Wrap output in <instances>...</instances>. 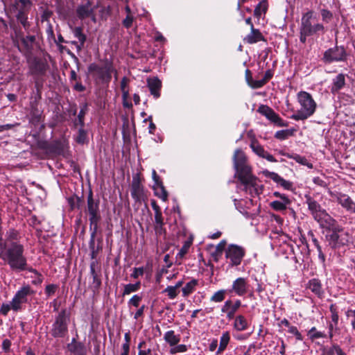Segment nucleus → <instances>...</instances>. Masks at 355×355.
Returning a JSON list of instances; mask_svg holds the SVG:
<instances>
[{"label": "nucleus", "instance_id": "1", "mask_svg": "<svg viewBox=\"0 0 355 355\" xmlns=\"http://www.w3.org/2000/svg\"><path fill=\"white\" fill-rule=\"evenodd\" d=\"M19 231L10 228L0 243V259L6 263L13 271L26 270L27 259L24 255V246L19 241Z\"/></svg>", "mask_w": 355, "mask_h": 355}, {"label": "nucleus", "instance_id": "2", "mask_svg": "<svg viewBox=\"0 0 355 355\" xmlns=\"http://www.w3.org/2000/svg\"><path fill=\"white\" fill-rule=\"evenodd\" d=\"M236 176L243 186V190L252 197L259 196L262 187L258 184V178L252 173V168L247 162V157L241 149H236L233 156Z\"/></svg>", "mask_w": 355, "mask_h": 355}, {"label": "nucleus", "instance_id": "3", "mask_svg": "<svg viewBox=\"0 0 355 355\" xmlns=\"http://www.w3.org/2000/svg\"><path fill=\"white\" fill-rule=\"evenodd\" d=\"M325 32L324 25L318 21L313 11L309 10L303 14L300 26V41L302 43H306L308 37L324 34Z\"/></svg>", "mask_w": 355, "mask_h": 355}, {"label": "nucleus", "instance_id": "4", "mask_svg": "<svg viewBox=\"0 0 355 355\" xmlns=\"http://www.w3.org/2000/svg\"><path fill=\"white\" fill-rule=\"evenodd\" d=\"M297 101L300 108L291 116V119L295 121H304L315 113L317 104L309 93L305 91L299 92L297 94Z\"/></svg>", "mask_w": 355, "mask_h": 355}, {"label": "nucleus", "instance_id": "5", "mask_svg": "<svg viewBox=\"0 0 355 355\" xmlns=\"http://www.w3.org/2000/svg\"><path fill=\"white\" fill-rule=\"evenodd\" d=\"M70 315L66 309H62L57 315L52 324L50 334L54 338H65L69 333V324Z\"/></svg>", "mask_w": 355, "mask_h": 355}, {"label": "nucleus", "instance_id": "6", "mask_svg": "<svg viewBox=\"0 0 355 355\" xmlns=\"http://www.w3.org/2000/svg\"><path fill=\"white\" fill-rule=\"evenodd\" d=\"M15 42L19 51L27 59L33 56L34 51L39 46L35 35H24L21 32L16 35Z\"/></svg>", "mask_w": 355, "mask_h": 355}, {"label": "nucleus", "instance_id": "7", "mask_svg": "<svg viewBox=\"0 0 355 355\" xmlns=\"http://www.w3.org/2000/svg\"><path fill=\"white\" fill-rule=\"evenodd\" d=\"M85 211L89 216V226H98V223L101 220L100 200L94 198L92 190H89L87 195V206Z\"/></svg>", "mask_w": 355, "mask_h": 355}, {"label": "nucleus", "instance_id": "8", "mask_svg": "<svg viewBox=\"0 0 355 355\" xmlns=\"http://www.w3.org/2000/svg\"><path fill=\"white\" fill-rule=\"evenodd\" d=\"M116 71L111 62H107L104 66L92 63L88 67V72L92 73L96 79L102 83H108L112 78V73Z\"/></svg>", "mask_w": 355, "mask_h": 355}, {"label": "nucleus", "instance_id": "9", "mask_svg": "<svg viewBox=\"0 0 355 355\" xmlns=\"http://www.w3.org/2000/svg\"><path fill=\"white\" fill-rule=\"evenodd\" d=\"M35 295L34 291L30 285H24L19 290L17 291L14 295L12 301V309L15 311H18L21 309V304L28 302V297Z\"/></svg>", "mask_w": 355, "mask_h": 355}, {"label": "nucleus", "instance_id": "10", "mask_svg": "<svg viewBox=\"0 0 355 355\" xmlns=\"http://www.w3.org/2000/svg\"><path fill=\"white\" fill-rule=\"evenodd\" d=\"M325 238L329 245L332 249L345 245L349 242V234L344 231L343 227H339L338 230H335V232L327 234Z\"/></svg>", "mask_w": 355, "mask_h": 355}, {"label": "nucleus", "instance_id": "11", "mask_svg": "<svg viewBox=\"0 0 355 355\" xmlns=\"http://www.w3.org/2000/svg\"><path fill=\"white\" fill-rule=\"evenodd\" d=\"M347 59V52L343 46H335L324 52L322 61L324 63L344 62Z\"/></svg>", "mask_w": 355, "mask_h": 355}, {"label": "nucleus", "instance_id": "12", "mask_svg": "<svg viewBox=\"0 0 355 355\" xmlns=\"http://www.w3.org/2000/svg\"><path fill=\"white\" fill-rule=\"evenodd\" d=\"M245 254L244 248L233 244L230 245L225 250V257L229 260V264L231 267L240 265Z\"/></svg>", "mask_w": 355, "mask_h": 355}, {"label": "nucleus", "instance_id": "13", "mask_svg": "<svg viewBox=\"0 0 355 355\" xmlns=\"http://www.w3.org/2000/svg\"><path fill=\"white\" fill-rule=\"evenodd\" d=\"M257 112L264 116L271 123L278 127H287L288 122L283 120L271 107L266 105H261Z\"/></svg>", "mask_w": 355, "mask_h": 355}, {"label": "nucleus", "instance_id": "14", "mask_svg": "<svg viewBox=\"0 0 355 355\" xmlns=\"http://www.w3.org/2000/svg\"><path fill=\"white\" fill-rule=\"evenodd\" d=\"M131 196L132 198L137 202L144 201L146 198L144 187L141 183V180L137 174L133 176L131 184Z\"/></svg>", "mask_w": 355, "mask_h": 355}, {"label": "nucleus", "instance_id": "15", "mask_svg": "<svg viewBox=\"0 0 355 355\" xmlns=\"http://www.w3.org/2000/svg\"><path fill=\"white\" fill-rule=\"evenodd\" d=\"M305 202L308 206V209L311 212L315 220H320L327 211L322 209L321 205L310 195L304 196Z\"/></svg>", "mask_w": 355, "mask_h": 355}, {"label": "nucleus", "instance_id": "16", "mask_svg": "<svg viewBox=\"0 0 355 355\" xmlns=\"http://www.w3.org/2000/svg\"><path fill=\"white\" fill-rule=\"evenodd\" d=\"M76 12L78 19L81 20L92 17V19L95 21L94 14V7L90 0H83L81 3L77 6Z\"/></svg>", "mask_w": 355, "mask_h": 355}, {"label": "nucleus", "instance_id": "17", "mask_svg": "<svg viewBox=\"0 0 355 355\" xmlns=\"http://www.w3.org/2000/svg\"><path fill=\"white\" fill-rule=\"evenodd\" d=\"M43 110L38 105L37 100L30 103L29 122L35 126L38 125L43 121Z\"/></svg>", "mask_w": 355, "mask_h": 355}, {"label": "nucleus", "instance_id": "18", "mask_svg": "<svg viewBox=\"0 0 355 355\" xmlns=\"http://www.w3.org/2000/svg\"><path fill=\"white\" fill-rule=\"evenodd\" d=\"M334 196L338 204L345 209L347 211L355 214V202L348 195L338 193Z\"/></svg>", "mask_w": 355, "mask_h": 355}, {"label": "nucleus", "instance_id": "19", "mask_svg": "<svg viewBox=\"0 0 355 355\" xmlns=\"http://www.w3.org/2000/svg\"><path fill=\"white\" fill-rule=\"evenodd\" d=\"M250 146L252 151L259 157L264 158L270 162H277L273 155L264 150L263 147L258 142L257 140H252Z\"/></svg>", "mask_w": 355, "mask_h": 355}, {"label": "nucleus", "instance_id": "20", "mask_svg": "<svg viewBox=\"0 0 355 355\" xmlns=\"http://www.w3.org/2000/svg\"><path fill=\"white\" fill-rule=\"evenodd\" d=\"M49 68V65L46 62L41 60L35 58L31 64L30 69L31 73L37 76H43L46 73Z\"/></svg>", "mask_w": 355, "mask_h": 355}, {"label": "nucleus", "instance_id": "21", "mask_svg": "<svg viewBox=\"0 0 355 355\" xmlns=\"http://www.w3.org/2000/svg\"><path fill=\"white\" fill-rule=\"evenodd\" d=\"M316 221L319 223L322 227L329 230L331 232H335V230H338L339 227H342L327 212L321 216V219L320 220Z\"/></svg>", "mask_w": 355, "mask_h": 355}, {"label": "nucleus", "instance_id": "22", "mask_svg": "<svg viewBox=\"0 0 355 355\" xmlns=\"http://www.w3.org/2000/svg\"><path fill=\"white\" fill-rule=\"evenodd\" d=\"M248 288V284L246 279L239 277L233 282L230 291L234 292L239 296H243L247 293Z\"/></svg>", "mask_w": 355, "mask_h": 355}, {"label": "nucleus", "instance_id": "23", "mask_svg": "<svg viewBox=\"0 0 355 355\" xmlns=\"http://www.w3.org/2000/svg\"><path fill=\"white\" fill-rule=\"evenodd\" d=\"M164 339L171 347L169 350L170 354H175L178 353V336L175 331L173 330L166 331L164 336Z\"/></svg>", "mask_w": 355, "mask_h": 355}, {"label": "nucleus", "instance_id": "24", "mask_svg": "<svg viewBox=\"0 0 355 355\" xmlns=\"http://www.w3.org/2000/svg\"><path fill=\"white\" fill-rule=\"evenodd\" d=\"M245 43L250 44L257 43L260 41H266L264 36L259 29L252 27L251 31L243 39Z\"/></svg>", "mask_w": 355, "mask_h": 355}, {"label": "nucleus", "instance_id": "25", "mask_svg": "<svg viewBox=\"0 0 355 355\" xmlns=\"http://www.w3.org/2000/svg\"><path fill=\"white\" fill-rule=\"evenodd\" d=\"M147 85L150 94L155 98H158L160 96L162 82L157 78H150L148 79Z\"/></svg>", "mask_w": 355, "mask_h": 355}, {"label": "nucleus", "instance_id": "26", "mask_svg": "<svg viewBox=\"0 0 355 355\" xmlns=\"http://www.w3.org/2000/svg\"><path fill=\"white\" fill-rule=\"evenodd\" d=\"M307 288L310 289L318 297H322L324 295V290L320 279L313 278L309 281Z\"/></svg>", "mask_w": 355, "mask_h": 355}, {"label": "nucleus", "instance_id": "27", "mask_svg": "<svg viewBox=\"0 0 355 355\" xmlns=\"http://www.w3.org/2000/svg\"><path fill=\"white\" fill-rule=\"evenodd\" d=\"M345 85V76L343 73H339L332 80L331 92L334 94H337Z\"/></svg>", "mask_w": 355, "mask_h": 355}, {"label": "nucleus", "instance_id": "28", "mask_svg": "<svg viewBox=\"0 0 355 355\" xmlns=\"http://www.w3.org/2000/svg\"><path fill=\"white\" fill-rule=\"evenodd\" d=\"M291 204V200L288 197H283L282 200H274L270 202V207L275 211H283Z\"/></svg>", "mask_w": 355, "mask_h": 355}, {"label": "nucleus", "instance_id": "29", "mask_svg": "<svg viewBox=\"0 0 355 355\" xmlns=\"http://www.w3.org/2000/svg\"><path fill=\"white\" fill-rule=\"evenodd\" d=\"M69 350L73 355H87V350L85 345L81 342H76L75 338L72 339L71 343L69 345Z\"/></svg>", "mask_w": 355, "mask_h": 355}, {"label": "nucleus", "instance_id": "30", "mask_svg": "<svg viewBox=\"0 0 355 355\" xmlns=\"http://www.w3.org/2000/svg\"><path fill=\"white\" fill-rule=\"evenodd\" d=\"M233 327L238 331H243L248 329L249 324L244 315H239L234 318Z\"/></svg>", "mask_w": 355, "mask_h": 355}, {"label": "nucleus", "instance_id": "31", "mask_svg": "<svg viewBox=\"0 0 355 355\" xmlns=\"http://www.w3.org/2000/svg\"><path fill=\"white\" fill-rule=\"evenodd\" d=\"M67 202L71 210L80 209L83 203V196H78V195L73 194L67 198Z\"/></svg>", "mask_w": 355, "mask_h": 355}, {"label": "nucleus", "instance_id": "32", "mask_svg": "<svg viewBox=\"0 0 355 355\" xmlns=\"http://www.w3.org/2000/svg\"><path fill=\"white\" fill-rule=\"evenodd\" d=\"M329 310H330V312L331 314V321L334 323V324H332V323L330 324L329 327V337L331 338L333 337L332 330L334 328V325L336 326L338 324L339 316H338V313L337 306L335 304H331V306L329 307Z\"/></svg>", "mask_w": 355, "mask_h": 355}, {"label": "nucleus", "instance_id": "33", "mask_svg": "<svg viewBox=\"0 0 355 355\" xmlns=\"http://www.w3.org/2000/svg\"><path fill=\"white\" fill-rule=\"evenodd\" d=\"M230 340V335L229 331H225L223 333L220 339L219 347L216 351V354L219 355L225 350Z\"/></svg>", "mask_w": 355, "mask_h": 355}, {"label": "nucleus", "instance_id": "34", "mask_svg": "<svg viewBox=\"0 0 355 355\" xmlns=\"http://www.w3.org/2000/svg\"><path fill=\"white\" fill-rule=\"evenodd\" d=\"M309 236H311V241H312L313 245L317 249V251L318 252V258H319V259L320 260L321 263L323 265H324L325 264L326 258H325V255L322 252V248H321V246L320 245V243H319L318 240L315 237L313 233L311 232H310L309 233Z\"/></svg>", "mask_w": 355, "mask_h": 355}, {"label": "nucleus", "instance_id": "35", "mask_svg": "<svg viewBox=\"0 0 355 355\" xmlns=\"http://www.w3.org/2000/svg\"><path fill=\"white\" fill-rule=\"evenodd\" d=\"M193 241V234H190L189 237L183 241V245L179 250V258L183 257L186 254L188 253L189 248H191Z\"/></svg>", "mask_w": 355, "mask_h": 355}, {"label": "nucleus", "instance_id": "36", "mask_svg": "<svg viewBox=\"0 0 355 355\" xmlns=\"http://www.w3.org/2000/svg\"><path fill=\"white\" fill-rule=\"evenodd\" d=\"M153 190L155 192V195L163 200H166L167 198V192L163 185V183L153 185Z\"/></svg>", "mask_w": 355, "mask_h": 355}, {"label": "nucleus", "instance_id": "37", "mask_svg": "<svg viewBox=\"0 0 355 355\" xmlns=\"http://www.w3.org/2000/svg\"><path fill=\"white\" fill-rule=\"evenodd\" d=\"M294 130L293 129H286L277 131L275 134V137L279 140H285L288 139L289 137L293 135Z\"/></svg>", "mask_w": 355, "mask_h": 355}, {"label": "nucleus", "instance_id": "38", "mask_svg": "<svg viewBox=\"0 0 355 355\" xmlns=\"http://www.w3.org/2000/svg\"><path fill=\"white\" fill-rule=\"evenodd\" d=\"M197 284L198 282L196 279H192L188 283H187L186 285L182 289L183 295L187 296L191 293H193Z\"/></svg>", "mask_w": 355, "mask_h": 355}, {"label": "nucleus", "instance_id": "39", "mask_svg": "<svg viewBox=\"0 0 355 355\" xmlns=\"http://www.w3.org/2000/svg\"><path fill=\"white\" fill-rule=\"evenodd\" d=\"M141 282H137L135 284H128L124 286V289L123 291V295H129L131 293L137 292L140 289Z\"/></svg>", "mask_w": 355, "mask_h": 355}, {"label": "nucleus", "instance_id": "40", "mask_svg": "<svg viewBox=\"0 0 355 355\" xmlns=\"http://www.w3.org/2000/svg\"><path fill=\"white\" fill-rule=\"evenodd\" d=\"M17 21L23 26L26 30L29 28L30 24L28 21L27 15L21 10H19L16 15Z\"/></svg>", "mask_w": 355, "mask_h": 355}, {"label": "nucleus", "instance_id": "41", "mask_svg": "<svg viewBox=\"0 0 355 355\" xmlns=\"http://www.w3.org/2000/svg\"><path fill=\"white\" fill-rule=\"evenodd\" d=\"M241 306V302L239 300H236L233 304L232 300H230V313L227 314V319L229 320L234 318V315L238 309Z\"/></svg>", "mask_w": 355, "mask_h": 355}, {"label": "nucleus", "instance_id": "42", "mask_svg": "<svg viewBox=\"0 0 355 355\" xmlns=\"http://www.w3.org/2000/svg\"><path fill=\"white\" fill-rule=\"evenodd\" d=\"M227 292V290L225 289H221L215 292L210 298L211 302H214L216 303L223 302L225 298Z\"/></svg>", "mask_w": 355, "mask_h": 355}, {"label": "nucleus", "instance_id": "43", "mask_svg": "<svg viewBox=\"0 0 355 355\" xmlns=\"http://www.w3.org/2000/svg\"><path fill=\"white\" fill-rule=\"evenodd\" d=\"M26 270H28L29 272H31L34 274V276H33L32 277L33 278V279L32 280V284L33 285H40L42 282H43V279H44V277L42 276V275L37 270L34 269V268H28L26 267Z\"/></svg>", "mask_w": 355, "mask_h": 355}, {"label": "nucleus", "instance_id": "44", "mask_svg": "<svg viewBox=\"0 0 355 355\" xmlns=\"http://www.w3.org/2000/svg\"><path fill=\"white\" fill-rule=\"evenodd\" d=\"M88 111V105L87 103H84L80 108L79 114L78 115V121L81 128H83L85 125L84 119L85 116Z\"/></svg>", "mask_w": 355, "mask_h": 355}, {"label": "nucleus", "instance_id": "45", "mask_svg": "<svg viewBox=\"0 0 355 355\" xmlns=\"http://www.w3.org/2000/svg\"><path fill=\"white\" fill-rule=\"evenodd\" d=\"M73 33L74 36L79 40V42L85 44L87 37L86 35L83 33V28L81 27H75Z\"/></svg>", "mask_w": 355, "mask_h": 355}, {"label": "nucleus", "instance_id": "46", "mask_svg": "<svg viewBox=\"0 0 355 355\" xmlns=\"http://www.w3.org/2000/svg\"><path fill=\"white\" fill-rule=\"evenodd\" d=\"M98 229V226H93V227L89 226V230L91 231L90 239H89V249H93V248H96L95 247V237L97 234Z\"/></svg>", "mask_w": 355, "mask_h": 355}, {"label": "nucleus", "instance_id": "47", "mask_svg": "<svg viewBox=\"0 0 355 355\" xmlns=\"http://www.w3.org/2000/svg\"><path fill=\"white\" fill-rule=\"evenodd\" d=\"M263 174L265 177L272 180L277 184H278V182H280L282 179V177L279 175L277 173L271 172L268 170L263 171Z\"/></svg>", "mask_w": 355, "mask_h": 355}, {"label": "nucleus", "instance_id": "48", "mask_svg": "<svg viewBox=\"0 0 355 355\" xmlns=\"http://www.w3.org/2000/svg\"><path fill=\"white\" fill-rule=\"evenodd\" d=\"M266 10H267L266 2V1L260 2L256 6V8L254 10V15L256 17H259L261 15V12H266Z\"/></svg>", "mask_w": 355, "mask_h": 355}, {"label": "nucleus", "instance_id": "49", "mask_svg": "<svg viewBox=\"0 0 355 355\" xmlns=\"http://www.w3.org/2000/svg\"><path fill=\"white\" fill-rule=\"evenodd\" d=\"M308 335L313 340V339H316V338H320L325 337V335L323 333L320 332V331H318L316 330L315 327H312L309 330Z\"/></svg>", "mask_w": 355, "mask_h": 355}, {"label": "nucleus", "instance_id": "50", "mask_svg": "<svg viewBox=\"0 0 355 355\" xmlns=\"http://www.w3.org/2000/svg\"><path fill=\"white\" fill-rule=\"evenodd\" d=\"M141 300H142V297L141 296H139L138 295H135L128 301V305L129 306L132 305L135 307H138Z\"/></svg>", "mask_w": 355, "mask_h": 355}, {"label": "nucleus", "instance_id": "51", "mask_svg": "<svg viewBox=\"0 0 355 355\" xmlns=\"http://www.w3.org/2000/svg\"><path fill=\"white\" fill-rule=\"evenodd\" d=\"M288 333H290L291 334H293L295 336L297 340H303L302 334L297 330L296 327L291 325L288 328Z\"/></svg>", "mask_w": 355, "mask_h": 355}, {"label": "nucleus", "instance_id": "52", "mask_svg": "<svg viewBox=\"0 0 355 355\" xmlns=\"http://www.w3.org/2000/svg\"><path fill=\"white\" fill-rule=\"evenodd\" d=\"M58 288V286L55 284H48L45 287V294L47 297H50L52 295L55 294L56 290Z\"/></svg>", "mask_w": 355, "mask_h": 355}, {"label": "nucleus", "instance_id": "53", "mask_svg": "<svg viewBox=\"0 0 355 355\" xmlns=\"http://www.w3.org/2000/svg\"><path fill=\"white\" fill-rule=\"evenodd\" d=\"M322 19L324 21L329 22L333 18V14L331 12L327 9H322L321 10Z\"/></svg>", "mask_w": 355, "mask_h": 355}, {"label": "nucleus", "instance_id": "54", "mask_svg": "<svg viewBox=\"0 0 355 355\" xmlns=\"http://www.w3.org/2000/svg\"><path fill=\"white\" fill-rule=\"evenodd\" d=\"M178 288V284H176L174 286H168L164 292L167 293L168 297L171 299H173L176 297V288Z\"/></svg>", "mask_w": 355, "mask_h": 355}, {"label": "nucleus", "instance_id": "55", "mask_svg": "<svg viewBox=\"0 0 355 355\" xmlns=\"http://www.w3.org/2000/svg\"><path fill=\"white\" fill-rule=\"evenodd\" d=\"M133 20L134 17L128 14L126 16V17L123 20L122 24L123 26L126 28H130L132 25Z\"/></svg>", "mask_w": 355, "mask_h": 355}, {"label": "nucleus", "instance_id": "56", "mask_svg": "<svg viewBox=\"0 0 355 355\" xmlns=\"http://www.w3.org/2000/svg\"><path fill=\"white\" fill-rule=\"evenodd\" d=\"M144 270L143 267L140 268H134L133 272L131 274V277L134 279H137L139 276H142L144 275Z\"/></svg>", "mask_w": 355, "mask_h": 355}, {"label": "nucleus", "instance_id": "57", "mask_svg": "<svg viewBox=\"0 0 355 355\" xmlns=\"http://www.w3.org/2000/svg\"><path fill=\"white\" fill-rule=\"evenodd\" d=\"M266 83L263 79L259 80H254L253 79L252 82L250 83V85L253 89H257L262 87L263 85H265Z\"/></svg>", "mask_w": 355, "mask_h": 355}, {"label": "nucleus", "instance_id": "58", "mask_svg": "<svg viewBox=\"0 0 355 355\" xmlns=\"http://www.w3.org/2000/svg\"><path fill=\"white\" fill-rule=\"evenodd\" d=\"M155 228L157 229L159 227H162L163 225V218H162V214H155Z\"/></svg>", "mask_w": 355, "mask_h": 355}, {"label": "nucleus", "instance_id": "59", "mask_svg": "<svg viewBox=\"0 0 355 355\" xmlns=\"http://www.w3.org/2000/svg\"><path fill=\"white\" fill-rule=\"evenodd\" d=\"M277 184L287 190L291 189L293 187V184L291 182L284 180L283 178H282L280 182H279Z\"/></svg>", "mask_w": 355, "mask_h": 355}, {"label": "nucleus", "instance_id": "60", "mask_svg": "<svg viewBox=\"0 0 355 355\" xmlns=\"http://www.w3.org/2000/svg\"><path fill=\"white\" fill-rule=\"evenodd\" d=\"M10 309H12L11 303L3 304L0 308V313L3 315H7Z\"/></svg>", "mask_w": 355, "mask_h": 355}, {"label": "nucleus", "instance_id": "61", "mask_svg": "<svg viewBox=\"0 0 355 355\" xmlns=\"http://www.w3.org/2000/svg\"><path fill=\"white\" fill-rule=\"evenodd\" d=\"M334 345L332 347H325L322 350V355H335Z\"/></svg>", "mask_w": 355, "mask_h": 355}, {"label": "nucleus", "instance_id": "62", "mask_svg": "<svg viewBox=\"0 0 355 355\" xmlns=\"http://www.w3.org/2000/svg\"><path fill=\"white\" fill-rule=\"evenodd\" d=\"M230 300L225 301L224 304L221 307V312L223 313H225L227 318V314H229V313H230Z\"/></svg>", "mask_w": 355, "mask_h": 355}, {"label": "nucleus", "instance_id": "63", "mask_svg": "<svg viewBox=\"0 0 355 355\" xmlns=\"http://www.w3.org/2000/svg\"><path fill=\"white\" fill-rule=\"evenodd\" d=\"M102 250V247L101 245H98L96 248L90 249L91 253L90 257L92 259H95L97 257V255L100 250Z\"/></svg>", "mask_w": 355, "mask_h": 355}, {"label": "nucleus", "instance_id": "64", "mask_svg": "<svg viewBox=\"0 0 355 355\" xmlns=\"http://www.w3.org/2000/svg\"><path fill=\"white\" fill-rule=\"evenodd\" d=\"M152 177L154 181V185H157L162 183L160 177L157 175L156 171L154 169L152 171Z\"/></svg>", "mask_w": 355, "mask_h": 355}]
</instances>
